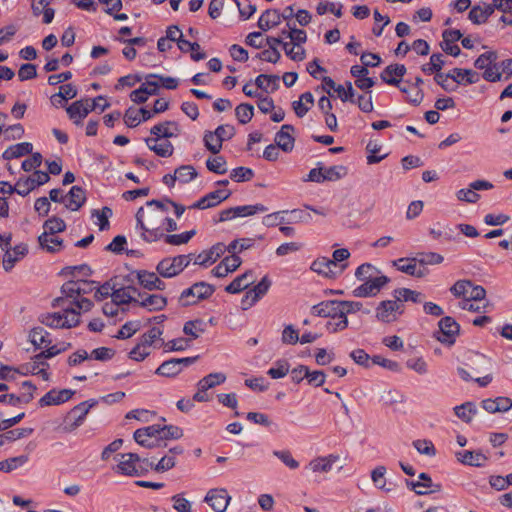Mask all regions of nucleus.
I'll use <instances>...</instances> for the list:
<instances>
[{"label": "nucleus", "mask_w": 512, "mask_h": 512, "mask_svg": "<svg viewBox=\"0 0 512 512\" xmlns=\"http://www.w3.org/2000/svg\"><path fill=\"white\" fill-rule=\"evenodd\" d=\"M153 462L141 459L136 453H124L120 455L116 471L126 476L137 477L144 475Z\"/></svg>", "instance_id": "obj_3"}, {"label": "nucleus", "mask_w": 512, "mask_h": 512, "mask_svg": "<svg viewBox=\"0 0 512 512\" xmlns=\"http://www.w3.org/2000/svg\"><path fill=\"white\" fill-rule=\"evenodd\" d=\"M66 200H68V203L65 204L66 208L71 211L79 210L86 201L85 190L80 186H73L65 196V201Z\"/></svg>", "instance_id": "obj_28"}, {"label": "nucleus", "mask_w": 512, "mask_h": 512, "mask_svg": "<svg viewBox=\"0 0 512 512\" xmlns=\"http://www.w3.org/2000/svg\"><path fill=\"white\" fill-rule=\"evenodd\" d=\"M253 106L249 104H240L235 109V115L241 124L248 123L253 116Z\"/></svg>", "instance_id": "obj_64"}, {"label": "nucleus", "mask_w": 512, "mask_h": 512, "mask_svg": "<svg viewBox=\"0 0 512 512\" xmlns=\"http://www.w3.org/2000/svg\"><path fill=\"white\" fill-rule=\"evenodd\" d=\"M280 78L277 75L260 74L255 79L257 88L266 93H273L279 88Z\"/></svg>", "instance_id": "obj_37"}, {"label": "nucleus", "mask_w": 512, "mask_h": 512, "mask_svg": "<svg viewBox=\"0 0 512 512\" xmlns=\"http://www.w3.org/2000/svg\"><path fill=\"white\" fill-rule=\"evenodd\" d=\"M471 287H472V281L458 280L451 286L450 292L456 298L468 299Z\"/></svg>", "instance_id": "obj_49"}, {"label": "nucleus", "mask_w": 512, "mask_h": 512, "mask_svg": "<svg viewBox=\"0 0 512 512\" xmlns=\"http://www.w3.org/2000/svg\"><path fill=\"white\" fill-rule=\"evenodd\" d=\"M113 211L110 207H103L101 210L94 209L91 212V216L94 218H97L98 222L97 225L99 227V230L105 231L108 230L110 227L109 219L112 217Z\"/></svg>", "instance_id": "obj_43"}, {"label": "nucleus", "mask_w": 512, "mask_h": 512, "mask_svg": "<svg viewBox=\"0 0 512 512\" xmlns=\"http://www.w3.org/2000/svg\"><path fill=\"white\" fill-rule=\"evenodd\" d=\"M379 273L378 269L370 263L360 265L355 271V277L363 283Z\"/></svg>", "instance_id": "obj_56"}, {"label": "nucleus", "mask_w": 512, "mask_h": 512, "mask_svg": "<svg viewBox=\"0 0 512 512\" xmlns=\"http://www.w3.org/2000/svg\"><path fill=\"white\" fill-rule=\"evenodd\" d=\"M454 412L458 418L464 422H470L477 413L476 405L473 402H465L454 408Z\"/></svg>", "instance_id": "obj_45"}, {"label": "nucleus", "mask_w": 512, "mask_h": 512, "mask_svg": "<svg viewBox=\"0 0 512 512\" xmlns=\"http://www.w3.org/2000/svg\"><path fill=\"white\" fill-rule=\"evenodd\" d=\"M192 256L193 254L166 257L157 264V273L164 278L175 277L190 264Z\"/></svg>", "instance_id": "obj_5"}, {"label": "nucleus", "mask_w": 512, "mask_h": 512, "mask_svg": "<svg viewBox=\"0 0 512 512\" xmlns=\"http://www.w3.org/2000/svg\"><path fill=\"white\" fill-rule=\"evenodd\" d=\"M404 313V304L394 300H384L376 308V317L384 323H391Z\"/></svg>", "instance_id": "obj_8"}, {"label": "nucleus", "mask_w": 512, "mask_h": 512, "mask_svg": "<svg viewBox=\"0 0 512 512\" xmlns=\"http://www.w3.org/2000/svg\"><path fill=\"white\" fill-rule=\"evenodd\" d=\"M158 138H146L145 142L148 148L160 157H170L174 152V147L169 141L158 142Z\"/></svg>", "instance_id": "obj_36"}, {"label": "nucleus", "mask_w": 512, "mask_h": 512, "mask_svg": "<svg viewBox=\"0 0 512 512\" xmlns=\"http://www.w3.org/2000/svg\"><path fill=\"white\" fill-rule=\"evenodd\" d=\"M28 461L27 455H20L17 457H12L4 461H0V471L3 472H11L14 469L24 465Z\"/></svg>", "instance_id": "obj_51"}, {"label": "nucleus", "mask_w": 512, "mask_h": 512, "mask_svg": "<svg viewBox=\"0 0 512 512\" xmlns=\"http://www.w3.org/2000/svg\"><path fill=\"white\" fill-rule=\"evenodd\" d=\"M254 172L247 167H237L230 173V178L235 182H246L253 178Z\"/></svg>", "instance_id": "obj_58"}, {"label": "nucleus", "mask_w": 512, "mask_h": 512, "mask_svg": "<svg viewBox=\"0 0 512 512\" xmlns=\"http://www.w3.org/2000/svg\"><path fill=\"white\" fill-rule=\"evenodd\" d=\"M392 264L394 267L397 268V270L401 271L402 273L413 276L416 269V264H418V262L417 260H415V257H407L394 260Z\"/></svg>", "instance_id": "obj_48"}, {"label": "nucleus", "mask_w": 512, "mask_h": 512, "mask_svg": "<svg viewBox=\"0 0 512 512\" xmlns=\"http://www.w3.org/2000/svg\"><path fill=\"white\" fill-rule=\"evenodd\" d=\"M415 260H417L418 265L427 266V265H437L443 262L444 258L442 255L436 252H427V253H419Z\"/></svg>", "instance_id": "obj_52"}, {"label": "nucleus", "mask_w": 512, "mask_h": 512, "mask_svg": "<svg viewBox=\"0 0 512 512\" xmlns=\"http://www.w3.org/2000/svg\"><path fill=\"white\" fill-rule=\"evenodd\" d=\"M214 292V288L205 283L198 282L192 285L191 287L185 289L178 301L181 306H190L196 304L198 301L206 299L210 297Z\"/></svg>", "instance_id": "obj_6"}, {"label": "nucleus", "mask_w": 512, "mask_h": 512, "mask_svg": "<svg viewBox=\"0 0 512 512\" xmlns=\"http://www.w3.org/2000/svg\"><path fill=\"white\" fill-rule=\"evenodd\" d=\"M347 267L348 264H335V261H332L327 257H321L313 261L311 270L327 278H335Z\"/></svg>", "instance_id": "obj_11"}, {"label": "nucleus", "mask_w": 512, "mask_h": 512, "mask_svg": "<svg viewBox=\"0 0 512 512\" xmlns=\"http://www.w3.org/2000/svg\"><path fill=\"white\" fill-rule=\"evenodd\" d=\"M271 280L268 276H264L261 281L252 289L246 292L241 301L242 309L246 310L262 298L269 290Z\"/></svg>", "instance_id": "obj_13"}, {"label": "nucleus", "mask_w": 512, "mask_h": 512, "mask_svg": "<svg viewBox=\"0 0 512 512\" xmlns=\"http://www.w3.org/2000/svg\"><path fill=\"white\" fill-rule=\"evenodd\" d=\"M255 282V277L252 271H246L242 275L236 277L228 286H226V292L239 293L247 289L250 285Z\"/></svg>", "instance_id": "obj_30"}, {"label": "nucleus", "mask_w": 512, "mask_h": 512, "mask_svg": "<svg viewBox=\"0 0 512 512\" xmlns=\"http://www.w3.org/2000/svg\"><path fill=\"white\" fill-rule=\"evenodd\" d=\"M74 395V391L70 389H62V390H50L47 392L40 400L39 405L50 406V405H59L66 401H68Z\"/></svg>", "instance_id": "obj_18"}, {"label": "nucleus", "mask_w": 512, "mask_h": 512, "mask_svg": "<svg viewBox=\"0 0 512 512\" xmlns=\"http://www.w3.org/2000/svg\"><path fill=\"white\" fill-rule=\"evenodd\" d=\"M224 382V374L222 373H210L200 379L197 384V391L194 393V400L197 402H208L207 391L213 390Z\"/></svg>", "instance_id": "obj_9"}, {"label": "nucleus", "mask_w": 512, "mask_h": 512, "mask_svg": "<svg viewBox=\"0 0 512 512\" xmlns=\"http://www.w3.org/2000/svg\"><path fill=\"white\" fill-rule=\"evenodd\" d=\"M493 13V7L489 4H484L483 6H473L469 11L468 18L474 24H482L487 21L490 15Z\"/></svg>", "instance_id": "obj_38"}, {"label": "nucleus", "mask_w": 512, "mask_h": 512, "mask_svg": "<svg viewBox=\"0 0 512 512\" xmlns=\"http://www.w3.org/2000/svg\"><path fill=\"white\" fill-rule=\"evenodd\" d=\"M61 293L62 297H58L53 300L52 307H64V303L66 299H72L73 302L78 299L80 296L79 293V287L77 285V282L75 281H68L64 283L61 287Z\"/></svg>", "instance_id": "obj_26"}, {"label": "nucleus", "mask_w": 512, "mask_h": 512, "mask_svg": "<svg viewBox=\"0 0 512 512\" xmlns=\"http://www.w3.org/2000/svg\"><path fill=\"white\" fill-rule=\"evenodd\" d=\"M157 375H161L164 377H175L180 371V367L178 362H176V358L169 359L164 361L155 371Z\"/></svg>", "instance_id": "obj_44"}, {"label": "nucleus", "mask_w": 512, "mask_h": 512, "mask_svg": "<svg viewBox=\"0 0 512 512\" xmlns=\"http://www.w3.org/2000/svg\"><path fill=\"white\" fill-rule=\"evenodd\" d=\"M98 101H104L102 111L110 106L104 97L98 96L93 99L92 102L88 99L75 101L66 108V112L74 124L80 125L82 120L86 118L91 111L97 108V105H99Z\"/></svg>", "instance_id": "obj_4"}, {"label": "nucleus", "mask_w": 512, "mask_h": 512, "mask_svg": "<svg viewBox=\"0 0 512 512\" xmlns=\"http://www.w3.org/2000/svg\"><path fill=\"white\" fill-rule=\"evenodd\" d=\"M142 435H148L153 440H158V443H161L160 441V435H161V425L154 424L150 425L144 428L137 429L134 432V439L140 438Z\"/></svg>", "instance_id": "obj_55"}, {"label": "nucleus", "mask_w": 512, "mask_h": 512, "mask_svg": "<svg viewBox=\"0 0 512 512\" xmlns=\"http://www.w3.org/2000/svg\"><path fill=\"white\" fill-rule=\"evenodd\" d=\"M254 245V240L252 238H241L238 240H234L228 246H226L227 253H240L246 249L251 248Z\"/></svg>", "instance_id": "obj_54"}, {"label": "nucleus", "mask_w": 512, "mask_h": 512, "mask_svg": "<svg viewBox=\"0 0 512 512\" xmlns=\"http://www.w3.org/2000/svg\"><path fill=\"white\" fill-rule=\"evenodd\" d=\"M34 189V186L30 180V178L26 179H19L15 186H9L8 194H13L16 192L17 194L21 196H27L32 190Z\"/></svg>", "instance_id": "obj_53"}, {"label": "nucleus", "mask_w": 512, "mask_h": 512, "mask_svg": "<svg viewBox=\"0 0 512 512\" xmlns=\"http://www.w3.org/2000/svg\"><path fill=\"white\" fill-rule=\"evenodd\" d=\"M457 459L465 465L482 467L487 461V457L480 451H461L456 453Z\"/></svg>", "instance_id": "obj_32"}, {"label": "nucleus", "mask_w": 512, "mask_h": 512, "mask_svg": "<svg viewBox=\"0 0 512 512\" xmlns=\"http://www.w3.org/2000/svg\"><path fill=\"white\" fill-rule=\"evenodd\" d=\"M268 210L263 204L257 203L255 205H243L226 209V221L238 217L252 216L256 213H264Z\"/></svg>", "instance_id": "obj_16"}, {"label": "nucleus", "mask_w": 512, "mask_h": 512, "mask_svg": "<svg viewBox=\"0 0 512 512\" xmlns=\"http://www.w3.org/2000/svg\"><path fill=\"white\" fill-rule=\"evenodd\" d=\"M33 146L29 142H22L8 147L3 153V158L6 160L22 157L31 153Z\"/></svg>", "instance_id": "obj_42"}, {"label": "nucleus", "mask_w": 512, "mask_h": 512, "mask_svg": "<svg viewBox=\"0 0 512 512\" xmlns=\"http://www.w3.org/2000/svg\"><path fill=\"white\" fill-rule=\"evenodd\" d=\"M294 130L295 129L292 125L284 124L282 125L280 131H278L275 135L276 145L284 152H290L294 147L295 139L292 136Z\"/></svg>", "instance_id": "obj_20"}, {"label": "nucleus", "mask_w": 512, "mask_h": 512, "mask_svg": "<svg viewBox=\"0 0 512 512\" xmlns=\"http://www.w3.org/2000/svg\"><path fill=\"white\" fill-rule=\"evenodd\" d=\"M155 138H173L180 134L179 124L175 121H165L153 126L150 130Z\"/></svg>", "instance_id": "obj_22"}, {"label": "nucleus", "mask_w": 512, "mask_h": 512, "mask_svg": "<svg viewBox=\"0 0 512 512\" xmlns=\"http://www.w3.org/2000/svg\"><path fill=\"white\" fill-rule=\"evenodd\" d=\"M145 81L142 83V87L146 90L149 96L156 95L160 87L157 74H148L145 76Z\"/></svg>", "instance_id": "obj_63"}, {"label": "nucleus", "mask_w": 512, "mask_h": 512, "mask_svg": "<svg viewBox=\"0 0 512 512\" xmlns=\"http://www.w3.org/2000/svg\"><path fill=\"white\" fill-rule=\"evenodd\" d=\"M28 253V246L26 244L16 245L13 249L7 250L3 257V268L9 272L12 270L16 262L25 257Z\"/></svg>", "instance_id": "obj_25"}, {"label": "nucleus", "mask_w": 512, "mask_h": 512, "mask_svg": "<svg viewBox=\"0 0 512 512\" xmlns=\"http://www.w3.org/2000/svg\"><path fill=\"white\" fill-rule=\"evenodd\" d=\"M203 321L202 320H192L185 323L183 327V332L186 335L191 336L192 339H196L203 332Z\"/></svg>", "instance_id": "obj_60"}, {"label": "nucleus", "mask_w": 512, "mask_h": 512, "mask_svg": "<svg viewBox=\"0 0 512 512\" xmlns=\"http://www.w3.org/2000/svg\"><path fill=\"white\" fill-rule=\"evenodd\" d=\"M347 174V168L343 165H335L323 169L324 181H337Z\"/></svg>", "instance_id": "obj_50"}, {"label": "nucleus", "mask_w": 512, "mask_h": 512, "mask_svg": "<svg viewBox=\"0 0 512 512\" xmlns=\"http://www.w3.org/2000/svg\"><path fill=\"white\" fill-rule=\"evenodd\" d=\"M141 300H138L137 305L148 309L149 311L162 310L167 305L165 297L157 294H139Z\"/></svg>", "instance_id": "obj_27"}, {"label": "nucleus", "mask_w": 512, "mask_h": 512, "mask_svg": "<svg viewBox=\"0 0 512 512\" xmlns=\"http://www.w3.org/2000/svg\"><path fill=\"white\" fill-rule=\"evenodd\" d=\"M205 147L216 155L220 152L224 140V125H219L214 132H206L204 135Z\"/></svg>", "instance_id": "obj_19"}, {"label": "nucleus", "mask_w": 512, "mask_h": 512, "mask_svg": "<svg viewBox=\"0 0 512 512\" xmlns=\"http://www.w3.org/2000/svg\"><path fill=\"white\" fill-rule=\"evenodd\" d=\"M38 321L52 329H69L76 327L80 323V314L75 308L70 306L63 307V312L43 313L38 317Z\"/></svg>", "instance_id": "obj_2"}, {"label": "nucleus", "mask_w": 512, "mask_h": 512, "mask_svg": "<svg viewBox=\"0 0 512 512\" xmlns=\"http://www.w3.org/2000/svg\"><path fill=\"white\" fill-rule=\"evenodd\" d=\"M390 279L385 276H373L372 278L368 279L364 283H362L360 286L356 287L352 294L355 297H373L376 296L381 289L389 283Z\"/></svg>", "instance_id": "obj_10"}, {"label": "nucleus", "mask_w": 512, "mask_h": 512, "mask_svg": "<svg viewBox=\"0 0 512 512\" xmlns=\"http://www.w3.org/2000/svg\"><path fill=\"white\" fill-rule=\"evenodd\" d=\"M400 88V91L402 93L407 94V101L413 105H419L423 98L424 93L421 88L418 87H412L411 84L404 85V86H398Z\"/></svg>", "instance_id": "obj_47"}, {"label": "nucleus", "mask_w": 512, "mask_h": 512, "mask_svg": "<svg viewBox=\"0 0 512 512\" xmlns=\"http://www.w3.org/2000/svg\"><path fill=\"white\" fill-rule=\"evenodd\" d=\"M28 389L29 393H21L20 395L15 394H3L0 395V402L7 403L12 406H17L21 403H29L34 398V392L36 386L30 381H24L22 383V389Z\"/></svg>", "instance_id": "obj_15"}, {"label": "nucleus", "mask_w": 512, "mask_h": 512, "mask_svg": "<svg viewBox=\"0 0 512 512\" xmlns=\"http://www.w3.org/2000/svg\"><path fill=\"white\" fill-rule=\"evenodd\" d=\"M44 232L50 234H56L59 232H63L66 229V224L64 220L58 217H52L45 221L43 225Z\"/></svg>", "instance_id": "obj_57"}, {"label": "nucleus", "mask_w": 512, "mask_h": 512, "mask_svg": "<svg viewBox=\"0 0 512 512\" xmlns=\"http://www.w3.org/2000/svg\"><path fill=\"white\" fill-rule=\"evenodd\" d=\"M393 297L400 303L411 301L413 303H421L423 294L421 292L411 290L409 288H398L393 291Z\"/></svg>", "instance_id": "obj_41"}, {"label": "nucleus", "mask_w": 512, "mask_h": 512, "mask_svg": "<svg viewBox=\"0 0 512 512\" xmlns=\"http://www.w3.org/2000/svg\"><path fill=\"white\" fill-rule=\"evenodd\" d=\"M137 225L141 228L142 237L148 242H153L164 236L162 226L164 224V215L158 213L155 209L145 210L139 208L136 214Z\"/></svg>", "instance_id": "obj_1"}, {"label": "nucleus", "mask_w": 512, "mask_h": 512, "mask_svg": "<svg viewBox=\"0 0 512 512\" xmlns=\"http://www.w3.org/2000/svg\"><path fill=\"white\" fill-rule=\"evenodd\" d=\"M224 253V245L217 243L210 250L203 251L198 255L192 256V260L196 265H211L218 260V258Z\"/></svg>", "instance_id": "obj_21"}, {"label": "nucleus", "mask_w": 512, "mask_h": 512, "mask_svg": "<svg viewBox=\"0 0 512 512\" xmlns=\"http://www.w3.org/2000/svg\"><path fill=\"white\" fill-rule=\"evenodd\" d=\"M468 360L470 363L467 365L475 374L484 373L490 368V359L482 354L472 352Z\"/></svg>", "instance_id": "obj_40"}, {"label": "nucleus", "mask_w": 512, "mask_h": 512, "mask_svg": "<svg viewBox=\"0 0 512 512\" xmlns=\"http://www.w3.org/2000/svg\"><path fill=\"white\" fill-rule=\"evenodd\" d=\"M406 71L407 69L403 64H391L381 72L380 78L386 84L398 87Z\"/></svg>", "instance_id": "obj_17"}, {"label": "nucleus", "mask_w": 512, "mask_h": 512, "mask_svg": "<svg viewBox=\"0 0 512 512\" xmlns=\"http://www.w3.org/2000/svg\"><path fill=\"white\" fill-rule=\"evenodd\" d=\"M137 279L141 286L147 290H164L165 282L156 273L140 270L137 272Z\"/></svg>", "instance_id": "obj_24"}, {"label": "nucleus", "mask_w": 512, "mask_h": 512, "mask_svg": "<svg viewBox=\"0 0 512 512\" xmlns=\"http://www.w3.org/2000/svg\"><path fill=\"white\" fill-rule=\"evenodd\" d=\"M281 22V16L278 10L276 9H267L262 13L258 20V27L262 31H267Z\"/></svg>", "instance_id": "obj_35"}, {"label": "nucleus", "mask_w": 512, "mask_h": 512, "mask_svg": "<svg viewBox=\"0 0 512 512\" xmlns=\"http://www.w3.org/2000/svg\"><path fill=\"white\" fill-rule=\"evenodd\" d=\"M311 313L314 316L334 320L343 315V310L340 305V300H326L312 306Z\"/></svg>", "instance_id": "obj_14"}, {"label": "nucleus", "mask_w": 512, "mask_h": 512, "mask_svg": "<svg viewBox=\"0 0 512 512\" xmlns=\"http://www.w3.org/2000/svg\"><path fill=\"white\" fill-rule=\"evenodd\" d=\"M222 201H224L223 190L217 189L213 192L208 193L200 200H198L196 203H194L192 205V208L208 209L218 205Z\"/></svg>", "instance_id": "obj_34"}, {"label": "nucleus", "mask_w": 512, "mask_h": 512, "mask_svg": "<svg viewBox=\"0 0 512 512\" xmlns=\"http://www.w3.org/2000/svg\"><path fill=\"white\" fill-rule=\"evenodd\" d=\"M406 485L417 495H426L430 493L440 492L441 484L433 483L431 477L427 473H420L417 481L406 480Z\"/></svg>", "instance_id": "obj_12"}, {"label": "nucleus", "mask_w": 512, "mask_h": 512, "mask_svg": "<svg viewBox=\"0 0 512 512\" xmlns=\"http://www.w3.org/2000/svg\"><path fill=\"white\" fill-rule=\"evenodd\" d=\"M439 330L434 333L436 339L446 345H453L459 333L460 326L454 318L443 317L438 323Z\"/></svg>", "instance_id": "obj_7"}, {"label": "nucleus", "mask_w": 512, "mask_h": 512, "mask_svg": "<svg viewBox=\"0 0 512 512\" xmlns=\"http://www.w3.org/2000/svg\"><path fill=\"white\" fill-rule=\"evenodd\" d=\"M224 490L222 489H210L204 501L215 511L224 512Z\"/></svg>", "instance_id": "obj_39"}, {"label": "nucleus", "mask_w": 512, "mask_h": 512, "mask_svg": "<svg viewBox=\"0 0 512 512\" xmlns=\"http://www.w3.org/2000/svg\"><path fill=\"white\" fill-rule=\"evenodd\" d=\"M49 335V332H47L42 326H37L30 330L28 338L35 348L40 349L42 347H48L52 343Z\"/></svg>", "instance_id": "obj_33"}, {"label": "nucleus", "mask_w": 512, "mask_h": 512, "mask_svg": "<svg viewBox=\"0 0 512 512\" xmlns=\"http://www.w3.org/2000/svg\"><path fill=\"white\" fill-rule=\"evenodd\" d=\"M137 289L132 286L122 287L119 289H113L111 294L112 301L116 305L134 303L137 305L138 299L134 297Z\"/></svg>", "instance_id": "obj_29"}, {"label": "nucleus", "mask_w": 512, "mask_h": 512, "mask_svg": "<svg viewBox=\"0 0 512 512\" xmlns=\"http://www.w3.org/2000/svg\"><path fill=\"white\" fill-rule=\"evenodd\" d=\"M497 60V54L494 51H489L481 54L474 62L477 69L485 70Z\"/></svg>", "instance_id": "obj_61"}, {"label": "nucleus", "mask_w": 512, "mask_h": 512, "mask_svg": "<svg viewBox=\"0 0 512 512\" xmlns=\"http://www.w3.org/2000/svg\"><path fill=\"white\" fill-rule=\"evenodd\" d=\"M177 182L187 184L195 179L198 175L196 169L192 165H182L175 170Z\"/></svg>", "instance_id": "obj_46"}, {"label": "nucleus", "mask_w": 512, "mask_h": 512, "mask_svg": "<svg viewBox=\"0 0 512 512\" xmlns=\"http://www.w3.org/2000/svg\"><path fill=\"white\" fill-rule=\"evenodd\" d=\"M339 460V456L330 454L328 456L317 457L312 459L306 467L310 471L317 473H328L332 470L333 465Z\"/></svg>", "instance_id": "obj_23"}, {"label": "nucleus", "mask_w": 512, "mask_h": 512, "mask_svg": "<svg viewBox=\"0 0 512 512\" xmlns=\"http://www.w3.org/2000/svg\"><path fill=\"white\" fill-rule=\"evenodd\" d=\"M290 217L286 220L287 223H308L311 221L312 216L309 212L302 209H293L288 211Z\"/></svg>", "instance_id": "obj_59"}, {"label": "nucleus", "mask_w": 512, "mask_h": 512, "mask_svg": "<svg viewBox=\"0 0 512 512\" xmlns=\"http://www.w3.org/2000/svg\"><path fill=\"white\" fill-rule=\"evenodd\" d=\"M39 246L49 252L55 253L61 250L63 241L56 234L44 232L38 237Z\"/></svg>", "instance_id": "obj_31"}, {"label": "nucleus", "mask_w": 512, "mask_h": 512, "mask_svg": "<svg viewBox=\"0 0 512 512\" xmlns=\"http://www.w3.org/2000/svg\"><path fill=\"white\" fill-rule=\"evenodd\" d=\"M282 343L295 345L299 342V332L292 324L286 325L282 331Z\"/></svg>", "instance_id": "obj_62"}]
</instances>
